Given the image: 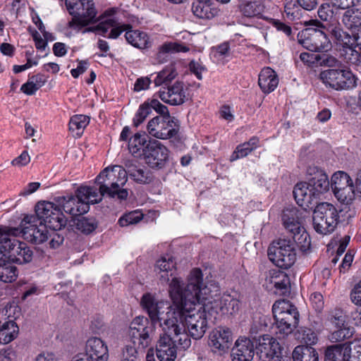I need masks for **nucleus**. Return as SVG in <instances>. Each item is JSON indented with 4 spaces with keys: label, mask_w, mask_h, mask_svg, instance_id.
Listing matches in <instances>:
<instances>
[{
    "label": "nucleus",
    "mask_w": 361,
    "mask_h": 361,
    "mask_svg": "<svg viewBox=\"0 0 361 361\" xmlns=\"http://www.w3.org/2000/svg\"><path fill=\"white\" fill-rule=\"evenodd\" d=\"M128 180L127 172L118 165L106 167L96 178L95 183L99 186L97 192L99 202L102 196L106 195L111 197H117L121 200L127 199L128 192L126 189L121 188Z\"/></svg>",
    "instance_id": "obj_3"
},
{
    "label": "nucleus",
    "mask_w": 361,
    "mask_h": 361,
    "mask_svg": "<svg viewBox=\"0 0 361 361\" xmlns=\"http://www.w3.org/2000/svg\"><path fill=\"white\" fill-rule=\"evenodd\" d=\"M152 80L149 77H141L136 80L134 84V91L140 92L149 88Z\"/></svg>",
    "instance_id": "obj_63"
},
{
    "label": "nucleus",
    "mask_w": 361,
    "mask_h": 361,
    "mask_svg": "<svg viewBox=\"0 0 361 361\" xmlns=\"http://www.w3.org/2000/svg\"><path fill=\"white\" fill-rule=\"evenodd\" d=\"M6 256L0 254V281L4 283H12L18 274L17 267L6 259Z\"/></svg>",
    "instance_id": "obj_31"
},
{
    "label": "nucleus",
    "mask_w": 361,
    "mask_h": 361,
    "mask_svg": "<svg viewBox=\"0 0 361 361\" xmlns=\"http://www.w3.org/2000/svg\"><path fill=\"white\" fill-rule=\"evenodd\" d=\"M272 312L279 338H284L298 326L300 314L297 307L290 301L279 300L272 306Z\"/></svg>",
    "instance_id": "obj_9"
},
{
    "label": "nucleus",
    "mask_w": 361,
    "mask_h": 361,
    "mask_svg": "<svg viewBox=\"0 0 361 361\" xmlns=\"http://www.w3.org/2000/svg\"><path fill=\"white\" fill-rule=\"evenodd\" d=\"M211 59L216 63L224 64L226 59V44H221L212 48L210 52Z\"/></svg>",
    "instance_id": "obj_57"
},
{
    "label": "nucleus",
    "mask_w": 361,
    "mask_h": 361,
    "mask_svg": "<svg viewBox=\"0 0 361 361\" xmlns=\"http://www.w3.org/2000/svg\"><path fill=\"white\" fill-rule=\"evenodd\" d=\"M258 84L264 93L273 92L279 84L276 72L269 67L264 68L259 75Z\"/></svg>",
    "instance_id": "obj_27"
},
{
    "label": "nucleus",
    "mask_w": 361,
    "mask_h": 361,
    "mask_svg": "<svg viewBox=\"0 0 361 361\" xmlns=\"http://www.w3.org/2000/svg\"><path fill=\"white\" fill-rule=\"evenodd\" d=\"M176 269V262L171 255L161 257L157 262L154 271L161 283H167Z\"/></svg>",
    "instance_id": "obj_23"
},
{
    "label": "nucleus",
    "mask_w": 361,
    "mask_h": 361,
    "mask_svg": "<svg viewBox=\"0 0 361 361\" xmlns=\"http://www.w3.org/2000/svg\"><path fill=\"white\" fill-rule=\"evenodd\" d=\"M116 8H111L105 11L109 18L97 25L99 34L109 39L118 38L123 32H126L125 37L128 43L137 49H147L151 46L148 35L138 30H133L130 24H124L114 16Z\"/></svg>",
    "instance_id": "obj_2"
},
{
    "label": "nucleus",
    "mask_w": 361,
    "mask_h": 361,
    "mask_svg": "<svg viewBox=\"0 0 361 361\" xmlns=\"http://www.w3.org/2000/svg\"><path fill=\"white\" fill-rule=\"evenodd\" d=\"M293 233L292 241L295 243V247L297 246L302 252L308 251L311 245L310 238L308 233L305 231L304 228H302V231Z\"/></svg>",
    "instance_id": "obj_47"
},
{
    "label": "nucleus",
    "mask_w": 361,
    "mask_h": 361,
    "mask_svg": "<svg viewBox=\"0 0 361 361\" xmlns=\"http://www.w3.org/2000/svg\"><path fill=\"white\" fill-rule=\"evenodd\" d=\"M147 102L151 108V110L154 109L157 113L160 114V116H157L158 117H166V116H171L168 108L165 105L160 103L157 99H148Z\"/></svg>",
    "instance_id": "obj_60"
},
{
    "label": "nucleus",
    "mask_w": 361,
    "mask_h": 361,
    "mask_svg": "<svg viewBox=\"0 0 361 361\" xmlns=\"http://www.w3.org/2000/svg\"><path fill=\"white\" fill-rule=\"evenodd\" d=\"M346 361H361V345L357 343L347 342Z\"/></svg>",
    "instance_id": "obj_59"
},
{
    "label": "nucleus",
    "mask_w": 361,
    "mask_h": 361,
    "mask_svg": "<svg viewBox=\"0 0 361 361\" xmlns=\"http://www.w3.org/2000/svg\"><path fill=\"white\" fill-rule=\"evenodd\" d=\"M240 11L245 17H257L264 11V6L259 1L247 0L242 4Z\"/></svg>",
    "instance_id": "obj_40"
},
{
    "label": "nucleus",
    "mask_w": 361,
    "mask_h": 361,
    "mask_svg": "<svg viewBox=\"0 0 361 361\" xmlns=\"http://www.w3.org/2000/svg\"><path fill=\"white\" fill-rule=\"evenodd\" d=\"M293 195L297 204L305 209H312L319 204V197L314 194L307 182L297 183L294 187Z\"/></svg>",
    "instance_id": "obj_19"
},
{
    "label": "nucleus",
    "mask_w": 361,
    "mask_h": 361,
    "mask_svg": "<svg viewBox=\"0 0 361 361\" xmlns=\"http://www.w3.org/2000/svg\"><path fill=\"white\" fill-rule=\"evenodd\" d=\"M209 345L215 355L224 357L226 353V329L219 327L214 329L209 335Z\"/></svg>",
    "instance_id": "obj_24"
},
{
    "label": "nucleus",
    "mask_w": 361,
    "mask_h": 361,
    "mask_svg": "<svg viewBox=\"0 0 361 361\" xmlns=\"http://www.w3.org/2000/svg\"><path fill=\"white\" fill-rule=\"evenodd\" d=\"M73 4V0H66V9L73 17L68 23L69 28L80 29L96 21L97 11L92 0H82L80 8Z\"/></svg>",
    "instance_id": "obj_14"
},
{
    "label": "nucleus",
    "mask_w": 361,
    "mask_h": 361,
    "mask_svg": "<svg viewBox=\"0 0 361 361\" xmlns=\"http://www.w3.org/2000/svg\"><path fill=\"white\" fill-rule=\"evenodd\" d=\"M142 307L146 310L152 324L159 322L162 329L169 330L173 329L174 331H179L178 319L180 312L177 310H169L165 314V310H169L170 306L164 301H158L149 293L145 294L141 300Z\"/></svg>",
    "instance_id": "obj_6"
},
{
    "label": "nucleus",
    "mask_w": 361,
    "mask_h": 361,
    "mask_svg": "<svg viewBox=\"0 0 361 361\" xmlns=\"http://www.w3.org/2000/svg\"><path fill=\"white\" fill-rule=\"evenodd\" d=\"M177 76V71L173 65L166 66L159 71L154 79L155 86L168 85Z\"/></svg>",
    "instance_id": "obj_42"
},
{
    "label": "nucleus",
    "mask_w": 361,
    "mask_h": 361,
    "mask_svg": "<svg viewBox=\"0 0 361 361\" xmlns=\"http://www.w3.org/2000/svg\"><path fill=\"white\" fill-rule=\"evenodd\" d=\"M179 331L174 328L166 330L160 336L156 345L157 357L160 361H175L177 357V344L180 348L188 349L191 345V341L188 331L183 326L178 324Z\"/></svg>",
    "instance_id": "obj_5"
},
{
    "label": "nucleus",
    "mask_w": 361,
    "mask_h": 361,
    "mask_svg": "<svg viewBox=\"0 0 361 361\" xmlns=\"http://www.w3.org/2000/svg\"><path fill=\"white\" fill-rule=\"evenodd\" d=\"M310 301L313 307L320 312L324 307L323 295L320 293H314L310 296Z\"/></svg>",
    "instance_id": "obj_62"
},
{
    "label": "nucleus",
    "mask_w": 361,
    "mask_h": 361,
    "mask_svg": "<svg viewBox=\"0 0 361 361\" xmlns=\"http://www.w3.org/2000/svg\"><path fill=\"white\" fill-rule=\"evenodd\" d=\"M9 230L13 235L22 236L35 244L43 243L51 236L47 226L34 215H25L18 227H10Z\"/></svg>",
    "instance_id": "obj_10"
},
{
    "label": "nucleus",
    "mask_w": 361,
    "mask_h": 361,
    "mask_svg": "<svg viewBox=\"0 0 361 361\" xmlns=\"http://www.w3.org/2000/svg\"><path fill=\"white\" fill-rule=\"evenodd\" d=\"M294 361H318V354L311 346L298 345L293 352Z\"/></svg>",
    "instance_id": "obj_37"
},
{
    "label": "nucleus",
    "mask_w": 361,
    "mask_h": 361,
    "mask_svg": "<svg viewBox=\"0 0 361 361\" xmlns=\"http://www.w3.org/2000/svg\"><path fill=\"white\" fill-rule=\"evenodd\" d=\"M74 226L77 231L84 234H90L97 228V221L93 217H80L75 220Z\"/></svg>",
    "instance_id": "obj_45"
},
{
    "label": "nucleus",
    "mask_w": 361,
    "mask_h": 361,
    "mask_svg": "<svg viewBox=\"0 0 361 361\" xmlns=\"http://www.w3.org/2000/svg\"><path fill=\"white\" fill-rule=\"evenodd\" d=\"M339 222V214L334 205L321 202L316 205L312 214L314 231L321 235H328L334 231Z\"/></svg>",
    "instance_id": "obj_11"
},
{
    "label": "nucleus",
    "mask_w": 361,
    "mask_h": 361,
    "mask_svg": "<svg viewBox=\"0 0 361 361\" xmlns=\"http://www.w3.org/2000/svg\"><path fill=\"white\" fill-rule=\"evenodd\" d=\"M19 328L14 321L0 324V344H7L17 338Z\"/></svg>",
    "instance_id": "obj_34"
},
{
    "label": "nucleus",
    "mask_w": 361,
    "mask_h": 361,
    "mask_svg": "<svg viewBox=\"0 0 361 361\" xmlns=\"http://www.w3.org/2000/svg\"><path fill=\"white\" fill-rule=\"evenodd\" d=\"M169 151L161 142L149 140L143 149L145 163L152 169L163 168L169 159Z\"/></svg>",
    "instance_id": "obj_18"
},
{
    "label": "nucleus",
    "mask_w": 361,
    "mask_h": 361,
    "mask_svg": "<svg viewBox=\"0 0 361 361\" xmlns=\"http://www.w3.org/2000/svg\"><path fill=\"white\" fill-rule=\"evenodd\" d=\"M186 90L183 82L176 81L173 85L159 92V98L170 105H180L186 99Z\"/></svg>",
    "instance_id": "obj_20"
},
{
    "label": "nucleus",
    "mask_w": 361,
    "mask_h": 361,
    "mask_svg": "<svg viewBox=\"0 0 361 361\" xmlns=\"http://www.w3.org/2000/svg\"><path fill=\"white\" fill-rule=\"evenodd\" d=\"M350 298L355 305L361 307V281L354 286L350 293Z\"/></svg>",
    "instance_id": "obj_64"
},
{
    "label": "nucleus",
    "mask_w": 361,
    "mask_h": 361,
    "mask_svg": "<svg viewBox=\"0 0 361 361\" xmlns=\"http://www.w3.org/2000/svg\"><path fill=\"white\" fill-rule=\"evenodd\" d=\"M267 255L270 261L281 269H288L296 260L295 243L291 239H279L269 247Z\"/></svg>",
    "instance_id": "obj_12"
},
{
    "label": "nucleus",
    "mask_w": 361,
    "mask_h": 361,
    "mask_svg": "<svg viewBox=\"0 0 361 361\" xmlns=\"http://www.w3.org/2000/svg\"><path fill=\"white\" fill-rule=\"evenodd\" d=\"M318 63L328 67V69H336L343 66L336 57L327 54L320 55Z\"/></svg>",
    "instance_id": "obj_58"
},
{
    "label": "nucleus",
    "mask_w": 361,
    "mask_h": 361,
    "mask_svg": "<svg viewBox=\"0 0 361 361\" xmlns=\"http://www.w3.org/2000/svg\"><path fill=\"white\" fill-rule=\"evenodd\" d=\"M75 196H61L56 198L59 207L72 216H79L89 211L90 204L99 202L97 188L81 186L76 190Z\"/></svg>",
    "instance_id": "obj_7"
},
{
    "label": "nucleus",
    "mask_w": 361,
    "mask_h": 361,
    "mask_svg": "<svg viewBox=\"0 0 361 361\" xmlns=\"http://www.w3.org/2000/svg\"><path fill=\"white\" fill-rule=\"evenodd\" d=\"M85 352L92 361H107L109 350L106 343L97 337L87 340Z\"/></svg>",
    "instance_id": "obj_22"
},
{
    "label": "nucleus",
    "mask_w": 361,
    "mask_h": 361,
    "mask_svg": "<svg viewBox=\"0 0 361 361\" xmlns=\"http://www.w3.org/2000/svg\"><path fill=\"white\" fill-rule=\"evenodd\" d=\"M298 42L312 52H326L331 49V44L326 34L322 30L309 28L299 35Z\"/></svg>",
    "instance_id": "obj_15"
},
{
    "label": "nucleus",
    "mask_w": 361,
    "mask_h": 361,
    "mask_svg": "<svg viewBox=\"0 0 361 361\" xmlns=\"http://www.w3.org/2000/svg\"><path fill=\"white\" fill-rule=\"evenodd\" d=\"M152 326L144 317L135 318L130 324L128 336L130 341L123 350V356L126 360L134 361L140 355L144 353L152 341L150 333Z\"/></svg>",
    "instance_id": "obj_4"
},
{
    "label": "nucleus",
    "mask_w": 361,
    "mask_h": 361,
    "mask_svg": "<svg viewBox=\"0 0 361 361\" xmlns=\"http://www.w3.org/2000/svg\"><path fill=\"white\" fill-rule=\"evenodd\" d=\"M189 48L183 43L179 42H166L159 49V56L164 54H173L178 52H187Z\"/></svg>",
    "instance_id": "obj_50"
},
{
    "label": "nucleus",
    "mask_w": 361,
    "mask_h": 361,
    "mask_svg": "<svg viewBox=\"0 0 361 361\" xmlns=\"http://www.w3.org/2000/svg\"><path fill=\"white\" fill-rule=\"evenodd\" d=\"M227 297L231 298L227 306V315L229 314V316L235 317L239 314L240 310V295L238 293H235L232 296L227 295Z\"/></svg>",
    "instance_id": "obj_56"
},
{
    "label": "nucleus",
    "mask_w": 361,
    "mask_h": 361,
    "mask_svg": "<svg viewBox=\"0 0 361 361\" xmlns=\"http://www.w3.org/2000/svg\"><path fill=\"white\" fill-rule=\"evenodd\" d=\"M297 338L307 346L315 344L318 340L317 334L312 329L306 327H302L298 331Z\"/></svg>",
    "instance_id": "obj_49"
},
{
    "label": "nucleus",
    "mask_w": 361,
    "mask_h": 361,
    "mask_svg": "<svg viewBox=\"0 0 361 361\" xmlns=\"http://www.w3.org/2000/svg\"><path fill=\"white\" fill-rule=\"evenodd\" d=\"M322 82L336 90H349L357 85V78L345 65L336 69H326L319 74Z\"/></svg>",
    "instance_id": "obj_13"
},
{
    "label": "nucleus",
    "mask_w": 361,
    "mask_h": 361,
    "mask_svg": "<svg viewBox=\"0 0 361 361\" xmlns=\"http://www.w3.org/2000/svg\"><path fill=\"white\" fill-rule=\"evenodd\" d=\"M255 355L254 343L250 338H240L231 350L232 361H251Z\"/></svg>",
    "instance_id": "obj_21"
},
{
    "label": "nucleus",
    "mask_w": 361,
    "mask_h": 361,
    "mask_svg": "<svg viewBox=\"0 0 361 361\" xmlns=\"http://www.w3.org/2000/svg\"><path fill=\"white\" fill-rule=\"evenodd\" d=\"M192 11L199 18L212 19L218 15L219 10L210 3V0H204L194 1Z\"/></svg>",
    "instance_id": "obj_30"
},
{
    "label": "nucleus",
    "mask_w": 361,
    "mask_h": 361,
    "mask_svg": "<svg viewBox=\"0 0 361 361\" xmlns=\"http://www.w3.org/2000/svg\"><path fill=\"white\" fill-rule=\"evenodd\" d=\"M282 221L285 228L290 232L295 233L302 231L300 213L297 208L290 207L284 209Z\"/></svg>",
    "instance_id": "obj_29"
},
{
    "label": "nucleus",
    "mask_w": 361,
    "mask_h": 361,
    "mask_svg": "<svg viewBox=\"0 0 361 361\" xmlns=\"http://www.w3.org/2000/svg\"><path fill=\"white\" fill-rule=\"evenodd\" d=\"M337 328L338 329L334 331L330 336L329 339L331 342H341L353 336V330L350 328L345 327V326Z\"/></svg>",
    "instance_id": "obj_54"
},
{
    "label": "nucleus",
    "mask_w": 361,
    "mask_h": 361,
    "mask_svg": "<svg viewBox=\"0 0 361 361\" xmlns=\"http://www.w3.org/2000/svg\"><path fill=\"white\" fill-rule=\"evenodd\" d=\"M314 171L313 176L310 178L307 182L314 194L318 197L324 194L329 190L330 182L326 173L317 168L312 169Z\"/></svg>",
    "instance_id": "obj_25"
},
{
    "label": "nucleus",
    "mask_w": 361,
    "mask_h": 361,
    "mask_svg": "<svg viewBox=\"0 0 361 361\" xmlns=\"http://www.w3.org/2000/svg\"><path fill=\"white\" fill-rule=\"evenodd\" d=\"M327 319L336 327H342L345 323V315L341 308L335 307L328 312Z\"/></svg>",
    "instance_id": "obj_51"
},
{
    "label": "nucleus",
    "mask_w": 361,
    "mask_h": 361,
    "mask_svg": "<svg viewBox=\"0 0 361 361\" xmlns=\"http://www.w3.org/2000/svg\"><path fill=\"white\" fill-rule=\"evenodd\" d=\"M66 221V219L61 212V209L57 207L49 219H46V222L44 224L47 228L49 227L54 231H58L65 227Z\"/></svg>",
    "instance_id": "obj_46"
},
{
    "label": "nucleus",
    "mask_w": 361,
    "mask_h": 361,
    "mask_svg": "<svg viewBox=\"0 0 361 361\" xmlns=\"http://www.w3.org/2000/svg\"><path fill=\"white\" fill-rule=\"evenodd\" d=\"M57 207L50 202H38L35 206V214L33 215L37 217L42 223L45 224L46 219H49Z\"/></svg>",
    "instance_id": "obj_43"
},
{
    "label": "nucleus",
    "mask_w": 361,
    "mask_h": 361,
    "mask_svg": "<svg viewBox=\"0 0 361 361\" xmlns=\"http://www.w3.org/2000/svg\"><path fill=\"white\" fill-rule=\"evenodd\" d=\"M259 139L252 137L248 142L239 145L230 158L231 161L247 156L252 150L258 147Z\"/></svg>",
    "instance_id": "obj_39"
},
{
    "label": "nucleus",
    "mask_w": 361,
    "mask_h": 361,
    "mask_svg": "<svg viewBox=\"0 0 361 361\" xmlns=\"http://www.w3.org/2000/svg\"><path fill=\"white\" fill-rule=\"evenodd\" d=\"M332 37L340 51L356 44L355 36L350 35L339 27H334L331 31Z\"/></svg>",
    "instance_id": "obj_32"
},
{
    "label": "nucleus",
    "mask_w": 361,
    "mask_h": 361,
    "mask_svg": "<svg viewBox=\"0 0 361 361\" xmlns=\"http://www.w3.org/2000/svg\"><path fill=\"white\" fill-rule=\"evenodd\" d=\"M300 7V6L298 4L297 5L293 0H286L284 6V12L290 20L299 19L301 16Z\"/></svg>",
    "instance_id": "obj_55"
},
{
    "label": "nucleus",
    "mask_w": 361,
    "mask_h": 361,
    "mask_svg": "<svg viewBox=\"0 0 361 361\" xmlns=\"http://www.w3.org/2000/svg\"><path fill=\"white\" fill-rule=\"evenodd\" d=\"M269 324H271V319L267 315L257 314L253 317L250 329V336L253 341L257 343L259 338L265 335L264 332L267 331Z\"/></svg>",
    "instance_id": "obj_28"
},
{
    "label": "nucleus",
    "mask_w": 361,
    "mask_h": 361,
    "mask_svg": "<svg viewBox=\"0 0 361 361\" xmlns=\"http://www.w3.org/2000/svg\"><path fill=\"white\" fill-rule=\"evenodd\" d=\"M152 113L151 108L147 102V101L145 102L142 104L136 112L133 119V125L135 127L139 126L141 123L144 122L146 118Z\"/></svg>",
    "instance_id": "obj_52"
},
{
    "label": "nucleus",
    "mask_w": 361,
    "mask_h": 361,
    "mask_svg": "<svg viewBox=\"0 0 361 361\" xmlns=\"http://www.w3.org/2000/svg\"><path fill=\"white\" fill-rule=\"evenodd\" d=\"M147 135L145 133H137L128 141V149L135 157L143 155V149L147 142Z\"/></svg>",
    "instance_id": "obj_36"
},
{
    "label": "nucleus",
    "mask_w": 361,
    "mask_h": 361,
    "mask_svg": "<svg viewBox=\"0 0 361 361\" xmlns=\"http://www.w3.org/2000/svg\"><path fill=\"white\" fill-rule=\"evenodd\" d=\"M341 21L353 35L361 32V8H352L346 10L342 16Z\"/></svg>",
    "instance_id": "obj_26"
},
{
    "label": "nucleus",
    "mask_w": 361,
    "mask_h": 361,
    "mask_svg": "<svg viewBox=\"0 0 361 361\" xmlns=\"http://www.w3.org/2000/svg\"><path fill=\"white\" fill-rule=\"evenodd\" d=\"M127 176L128 175L136 183L140 184H149L154 180V176L147 169L137 168L134 165H126Z\"/></svg>",
    "instance_id": "obj_33"
},
{
    "label": "nucleus",
    "mask_w": 361,
    "mask_h": 361,
    "mask_svg": "<svg viewBox=\"0 0 361 361\" xmlns=\"http://www.w3.org/2000/svg\"><path fill=\"white\" fill-rule=\"evenodd\" d=\"M341 57L348 63L359 66L361 64V54L355 49V45L347 47V49H340Z\"/></svg>",
    "instance_id": "obj_48"
},
{
    "label": "nucleus",
    "mask_w": 361,
    "mask_h": 361,
    "mask_svg": "<svg viewBox=\"0 0 361 361\" xmlns=\"http://www.w3.org/2000/svg\"><path fill=\"white\" fill-rule=\"evenodd\" d=\"M90 123V118L87 116L78 114L73 116L69 121V130L73 136L80 137L85 128Z\"/></svg>",
    "instance_id": "obj_38"
},
{
    "label": "nucleus",
    "mask_w": 361,
    "mask_h": 361,
    "mask_svg": "<svg viewBox=\"0 0 361 361\" xmlns=\"http://www.w3.org/2000/svg\"><path fill=\"white\" fill-rule=\"evenodd\" d=\"M353 181L350 176L345 172L338 171L335 172L331 178L330 186L333 192L338 191L341 188L349 186Z\"/></svg>",
    "instance_id": "obj_41"
},
{
    "label": "nucleus",
    "mask_w": 361,
    "mask_h": 361,
    "mask_svg": "<svg viewBox=\"0 0 361 361\" xmlns=\"http://www.w3.org/2000/svg\"><path fill=\"white\" fill-rule=\"evenodd\" d=\"M257 354L262 361H288L289 357L279 343L269 335L260 337L256 343Z\"/></svg>",
    "instance_id": "obj_16"
},
{
    "label": "nucleus",
    "mask_w": 361,
    "mask_h": 361,
    "mask_svg": "<svg viewBox=\"0 0 361 361\" xmlns=\"http://www.w3.org/2000/svg\"><path fill=\"white\" fill-rule=\"evenodd\" d=\"M355 185L354 183L334 192L337 200L343 204H351L355 198Z\"/></svg>",
    "instance_id": "obj_44"
},
{
    "label": "nucleus",
    "mask_w": 361,
    "mask_h": 361,
    "mask_svg": "<svg viewBox=\"0 0 361 361\" xmlns=\"http://www.w3.org/2000/svg\"><path fill=\"white\" fill-rule=\"evenodd\" d=\"M202 273L200 269H192L185 284L180 278L173 277L169 283V294L180 312L178 324L186 326L194 339L201 338L207 329L206 313L211 303L209 290L204 286Z\"/></svg>",
    "instance_id": "obj_1"
},
{
    "label": "nucleus",
    "mask_w": 361,
    "mask_h": 361,
    "mask_svg": "<svg viewBox=\"0 0 361 361\" xmlns=\"http://www.w3.org/2000/svg\"><path fill=\"white\" fill-rule=\"evenodd\" d=\"M318 16L323 21H328L333 17V10L328 4H322L318 9Z\"/></svg>",
    "instance_id": "obj_61"
},
{
    "label": "nucleus",
    "mask_w": 361,
    "mask_h": 361,
    "mask_svg": "<svg viewBox=\"0 0 361 361\" xmlns=\"http://www.w3.org/2000/svg\"><path fill=\"white\" fill-rule=\"evenodd\" d=\"M142 217L143 214L137 210L133 211L122 216L118 220V224L122 227L128 226L138 223Z\"/></svg>",
    "instance_id": "obj_53"
},
{
    "label": "nucleus",
    "mask_w": 361,
    "mask_h": 361,
    "mask_svg": "<svg viewBox=\"0 0 361 361\" xmlns=\"http://www.w3.org/2000/svg\"><path fill=\"white\" fill-rule=\"evenodd\" d=\"M347 342L329 346L325 352L324 361H346Z\"/></svg>",
    "instance_id": "obj_35"
},
{
    "label": "nucleus",
    "mask_w": 361,
    "mask_h": 361,
    "mask_svg": "<svg viewBox=\"0 0 361 361\" xmlns=\"http://www.w3.org/2000/svg\"><path fill=\"white\" fill-rule=\"evenodd\" d=\"M148 133L157 139L166 140L176 136L179 127L174 121V118L155 116L147 123Z\"/></svg>",
    "instance_id": "obj_17"
},
{
    "label": "nucleus",
    "mask_w": 361,
    "mask_h": 361,
    "mask_svg": "<svg viewBox=\"0 0 361 361\" xmlns=\"http://www.w3.org/2000/svg\"><path fill=\"white\" fill-rule=\"evenodd\" d=\"M9 229L10 226H0V254L19 264L30 262L32 250L25 243L17 240Z\"/></svg>",
    "instance_id": "obj_8"
}]
</instances>
